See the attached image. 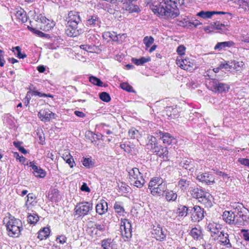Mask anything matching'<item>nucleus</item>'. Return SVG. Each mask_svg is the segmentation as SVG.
<instances>
[{
	"instance_id": "nucleus-53",
	"label": "nucleus",
	"mask_w": 249,
	"mask_h": 249,
	"mask_svg": "<svg viewBox=\"0 0 249 249\" xmlns=\"http://www.w3.org/2000/svg\"><path fill=\"white\" fill-rule=\"evenodd\" d=\"M14 157L17 159L18 160L19 162L22 163H24L25 161L26 160V159L23 156H20L18 152L14 153Z\"/></svg>"
},
{
	"instance_id": "nucleus-59",
	"label": "nucleus",
	"mask_w": 249,
	"mask_h": 249,
	"mask_svg": "<svg viewBox=\"0 0 249 249\" xmlns=\"http://www.w3.org/2000/svg\"><path fill=\"white\" fill-rule=\"evenodd\" d=\"M5 61L4 59V52L0 50V66L3 67L5 64Z\"/></svg>"
},
{
	"instance_id": "nucleus-16",
	"label": "nucleus",
	"mask_w": 249,
	"mask_h": 249,
	"mask_svg": "<svg viewBox=\"0 0 249 249\" xmlns=\"http://www.w3.org/2000/svg\"><path fill=\"white\" fill-rule=\"evenodd\" d=\"M54 116V113L50 111L49 109L40 110L38 113V117L42 121L49 122L52 116Z\"/></svg>"
},
{
	"instance_id": "nucleus-14",
	"label": "nucleus",
	"mask_w": 249,
	"mask_h": 249,
	"mask_svg": "<svg viewBox=\"0 0 249 249\" xmlns=\"http://www.w3.org/2000/svg\"><path fill=\"white\" fill-rule=\"evenodd\" d=\"M167 189V185L165 182H161L158 184L157 186L154 187L151 190V194L153 195L163 196L165 192Z\"/></svg>"
},
{
	"instance_id": "nucleus-45",
	"label": "nucleus",
	"mask_w": 249,
	"mask_h": 249,
	"mask_svg": "<svg viewBox=\"0 0 249 249\" xmlns=\"http://www.w3.org/2000/svg\"><path fill=\"white\" fill-rule=\"evenodd\" d=\"M120 87L123 89L129 92H135V91L133 89V87L129 85L127 83H122L120 84Z\"/></svg>"
},
{
	"instance_id": "nucleus-31",
	"label": "nucleus",
	"mask_w": 249,
	"mask_h": 249,
	"mask_svg": "<svg viewBox=\"0 0 249 249\" xmlns=\"http://www.w3.org/2000/svg\"><path fill=\"white\" fill-rule=\"evenodd\" d=\"M15 16L23 23L26 22L27 21L26 13L23 9L21 8L16 12Z\"/></svg>"
},
{
	"instance_id": "nucleus-2",
	"label": "nucleus",
	"mask_w": 249,
	"mask_h": 249,
	"mask_svg": "<svg viewBox=\"0 0 249 249\" xmlns=\"http://www.w3.org/2000/svg\"><path fill=\"white\" fill-rule=\"evenodd\" d=\"M81 21V18L78 12L71 11L69 13L68 28L66 30V33L68 36H76L81 33V29H78V24Z\"/></svg>"
},
{
	"instance_id": "nucleus-61",
	"label": "nucleus",
	"mask_w": 249,
	"mask_h": 249,
	"mask_svg": "<svg viewBox=\"0 0 249 249\" xmlns=\"http://www.w3.org/2000/svg\"><path fill=\"white\" fill-rule=\"evenodd\" d=\"M93 222H91V221H90L89 224H88V232L89 233V234L91 235V236H93V232H94V230H93V228L92 225L90 227H89L90 226V224H92Z\"/></svg>"
},
{
	"instance_id": "nucleus-22",
	"label": "nucleus",
	"mask_w": 249,
	"mask_h": 249,
	"mask_svg": "<svg viewBox=\"0 0 249 249\" xmlns=\"http://www.w3.org/2000/svg\"><path fill=\"white\" fill-rule=\"evenodd\" d=\"M191 183L190 178L185 177L180 178L178 182V187L182 191H186L188 189Z\"/></svg>"
},
{
	"instance_id": "nucleus-25",
	"label": "nucleus",
	"mask_w": 249,
	"mask_h": 249,
	"mask_svg": "<svg viewBox=\"0 0 249 249\" xmlns=\"http://www.w3.org/2000/svg\"><path fill=\"white\" fill-rule=\"evenodd\" d=\"M212 196L209 193L207 192L203 197L198 201L199 202L203 204L206 207L210 208L213 205L211 201Z\"/></svg>"
},
{
	"instance_id": "nucleus-34",
	"label": "nucleus",
	"mask_w": 249,
	"mask_h": 249,
	"mask_svg": "<svg viewBox=\"0 0 249 249\" xmlns=\"http://www.w3.org/2000/svg\"><path fill=\"white\" fill-rule=\"evenodd\" d=\"M190 234L195 240H198L201 238L202 231L200 228L195 227L191 230Z\"/></svg>"
},
{
	"instance_id": "nucleus-47",
	"label": "nucleus",
	"mask_w": 249,
	"mask_h": 249,
	"mask_svg": "<svg viewBox=\"0 0 249 249\" xmlns=\"http://www.w3.org/2000/svg\"><path fill=\"white\" fill-rule=\"evenodd\" d=\"M99 97L102 101L105 102H108L111 100L109 94L106 92H102L100 93Z\"/></svg>"
},
{
	"instance_id": "nucleus-32",
	"label": "nucleus",
	"mask_w": 249,
	"mask_h": 249,
	"mask_svg": "<svg viewBox=\"0 0 249 249\" xmlns=\"http://www.w3.org/2000/svg\"><path fill=\"white\" fill-rule=\"evenodd\" d=\"M233 44L234 43L231 41L218 42L215 46L214 49L220 51L222 49L225 48L226 47H230L232 46Z\"/></svg>"
},
{
	"instance_id": "nucleus-23",
	"label": "nucleus",
	"mask_w": 249,
	"mask_h": 249,
	"mask_svg": "<svg viewBox=\"0 0 249 249\" xmlns=\"http://www.w3.org/2000/svg\"><path fill=\"white\" fill-rule=\"evenodd\" d=\"M48 197L49 199L53 202H58L61 199V196L59 192L57 189H53L48 193Z\"/></svg>"
},
{
	"instance_id": "nucleus-60",
	"label": "nucleus",
	"mask_w": 249,
	"mask_h": 249,
	"mask_svg": "<svg viewBox=\"0 0 249 249\" xmlns=\"http://www.w3.org/2000/svg\"><path fill=\"white\" fill-rule=\"evenodd\" d=\"M80 189L82 191L85 192H89L90 190L88 186L86 183H83L82 185L81 186Z\"/></svg>"
},
{
	"instance_id": "nucleus-56",
	"label": "nucleus",
	"mask_w": 249,
	"mask_h": 249,
	"mask_svg": "<svg viewBox=\"0 0 249 249\" xmlns=\"http://www.w3.org/2000/svg\"><path fill=\"white\" fill-rule=\"evenodd\" d=\"M185 49L183 45H180L178 47L177 52L178 55H182L185 53Z\"/></svg>"
},
{
	"instance_id": "nucleus-30",
	"label": "nucleus",
	"mask_w": 249,
	"mask_h": 249,
	"mask_svg": "<svg viewBox=\"0 0 249 249\" xmlns=\"http://www.w3.org/2000/svg\"><path fill=\"white\" fill-rule=\"evenodd\" d=\"M153 153H155L160 157L162 158L167 159V155L168 154V151L167 147H162L160 145H158V149H156V151H153Z\"/></svg>"
},
{
	"instance_id": "nucleus-12",
	"label": "nucleus",
	"mask_w": 249,
	"mask_h": 249,
	"mask_svg": "<svg viewBox=\"0 0 249 249\" xmlns=\"http://www.w3.org/2000/svg\"><path fill=\"white\" fill-rule=\"evenodd\" d=\"M137 0H126V2H120L124 5L123 8L131 12H138L140 8L135 4Z\"/></svg>"
},
{
	"instance_id": "nucleus-11",
	"label": "nucleus",
	"mask_w": 249,
	"mask_h": 249,
	"mask_svg": "<svg viewBox=\"0 0 249 249\" xmlns=\"http://www.w3.org/2000/svg\"><path fill=\"white\" fill-rule=\"evenodd\" d=\"M196 179L202 182L205 183L207 185L214 183V178L209 173H199L197 175Z\"/></svg>"
},
{
	"instance_id": "nucleus-58",
	"label": "nucleus",
	"mask_w": 249,
	"mask_h": 249,
	"mask_svg": "<svg viewBox=\"0 0 249 249\" xmlns=\"http://www.w3.org/2000/svg\"><path fill=\"white\" fill-rule=\"evenodd\" d=\"M238 160L241 164L249 167V159L246 158H239Z\"/></svg>"
},
{
	"instance_id": "nucleus-19",
	"label": "nucleus",
	"mask_w": 249,
	"mask_h": 249,
	"mask_svg": "<svg viewBox=\"0 0 249 249\" xmlns=\"http://www.w3.org/2000/svg\"><path fill=\"white\" fill-rule=\"evenodd\" d=\"M29 164L30 167H31L34 170L33 173L36 177H40L41 178L45 177L46 172L44 170L35 165L33 162L30 161Z\"/></svg>"
},
{
	"instance_id": "nucleus-8",
	"label": "nucleus",
	"mask_w": 249,
	"mask_h": 249,
	"mask_svg": "<svg viewBox=\"0 0 249 249\" xmlns=\"http://www.w3.org/2000/svg\"><path fill=\"white\" fill-rule=\"evenodd\" d=\"M236 217V214L232 211H225L222 214L223 219L231 225H239L241 223V221Z\"/></svg>"
},
{
	"instance_id": "nucleus-49",
	"label": "nucleus",
	"mask_w": 249,
	"mask_h": 249,
	"mask_svg": "<svg viewBox=\"0 0 249 249\" xmlns=\"http://www.w3.org/2000/svg\"><path fill=\"white\" fill-rule=\"evenodd\" d=\"M244 213H241V214H238V216L241 218L244 222H249V212L247 209V212L244 211Z\"/></svg>"
},
{
	"instance_id": "nucleus-17",
	"label": "nucleus",
	"mask_w": 249,
	"mask_h": 249,
	"mask_svg": "<svg viewBox=\"0 0 249 249\" xmlns=\"http://www.w3.org/2000/svg\"><path fill=\"white\" fill-rule=\"evenodd\" d=\"M107 210V203L104 199H101L96 206V212L100 215L105 214Z\"/></svg>"
},
{
	"instance_id": "nucleus-55",
	"label": "nucleus",
	"mask_w": 249,
	"mask_h": 249,
	"mask_svg": "<svg viewBox=\"0 0 249 249\" xmlns=\"http://www.w3.org/2000/svg\"><path fill=\"white\" fill-rule=\"evenodd\" d=\"M80 48L83 49V50H84L87 52H92L93 51H94V46H89V45H81L80 46Z\"/></svg>"
},
{
	"instance_id": "nucleus-29",
	"label": "nucleus",
	"mask_w": 249,
	"mask_h": 249,
	"mask_svg": "<svg viewBox=\"0 0 249 249\" xmlns=\"http://www.w3.org/2000/svg\"><path fill=\"white\" fill-rule=\"evenodd\" d=\"M211 26L213 29L218 30L221 33H225L226 31L228 30L227 27L228 25H225L220 23V21L211 22Z\"/></svg>"
},
{
	"instance_id": "nucleus-57",
	"label": "nucleus",
	"mask_w": 249,
	"mask_h": 249,
	"mask_svg": "<svg viewBox=\"0 0 249 249\" xmlns=\"http://www.w3.org/2000/svg\"><path fill=\"white\" fill-rule=\"evenodd\" d=\"M27 201L26 203L29 202L30 204H32L34 201V200L35 198V196L33 193H29L27 196Z\"/></svg>"
},
{
	"instance_id": "nucleus-48",
	"label": "nucleus",
	"mask_w": 249,
	"mask_h": 249,
	"mask_svg": "<svg viewBox=\"0 0 249 249\" xmlns=\"http://www.w3.org/2000/svg\"><path fill=\"white\" fill-rule=\"evenodd\" d=\"M111 239H107L102 241V247L104 249H112Z\"/></svg>"
},
{
	"instance_id": "nucleus-3",
	"label": "nucleus",
	"mask_w": 249,
	"mask_h": 249,
	"mask_svg": "<svg viewBox=\"0 0 249 249\" xmlns=\"http://www.w3.org/2000/svg\"><path fill=\"white\" fill-rule=\"evenodd\" d=\"M6 221V227L8 235L14 237H18L20 234L21 231L23 229L21 221L15 218L14 217L4 219V222Z\"/></svg>"
},
{
	"instance_id": "nucleus-13",
	"label": "nucleus",
	"mask_w": 249,
	"mask_h": 249,
	"mask_svg": "<svg viewBox=\"0 0 249 249\" xmlns=\"http://www.w3.org/2000/svg\"><path fill=\"white\" fill-rule=\"evenodd\" d=\"M146 141L147 142L145 145L146 148L151 150L152 152L153 151H156V149H158L159 145L156 138L151 135H148Z\"/></svg>"
},
{
	"instance_id": "nucleus-52",
	"label": "nucleus",
	"mask_w": 249,
	"mask_h": 249,
	"mask_svg": "<svg viewBox=\"0 0 249 249\" xmlns=\"http://www.w3.org/2000/svg\"><path fill=\"white\" fill-rule=\"evenodd\" d=\"M160 181V179L159 178L150 180L149 183L148 187L151 190V191L154 187H156L155 186L157 183H159Z\"/></svg>"
},
{
	"instance_id": "nucleus-40",
	"label": "nucleus",
	"mask_w": 249,
	"mask_h": 249,
	"mask_svg": "<svg viewBox=\"0 0 249 249\" xmlns=\"http://www.w3.org/2000/svg\"><path fill=\"white\" fill-rule=\"evenodd\" d=\"M62 158L63 160L66 162V163L69 164L71 168L74 167L75 162L72 157L70 155V153L66 154V155L63 154Z\"/></svg>"
},
{
	"instance_id": "nucleus-9",
	"label": "nucleus",
	"mask_w": 249,
	"mask_h": 249,
	"mask_svg": "<svg viewBox=\"0 0 249 249\" xmlns=\"http://www.w3.org/2000/svg\"><path fill=\"white\" fill-rule=\"evenodd\" d=\"M213 234H218L217 240H218L221 245L225 246L227 248H232V245L231 243V238L230 237L228 233L222 231L220 232L217 231V233L216 232H213Z\"/></svg>"
},
{
	"instance_id": "nucleus-62",
	"label": "nucleus",
	"mask_w": 249,
	"mask_h": 249,
	"mask_svg": "<svg viewBox=\"0 0 249 249\" xmlns=\"http://www.w3.org/2000/svg\"><path fill=\"white\" fill-rule=\"evenodd\" d=\"M91 160L89 158H85L83 161V164L86 167H89Z\"/></svg>"
},
{
	"instance_id": "nucleus-21",
	"label": "nucleus",
	"mask_w": 249,
	"mask_h": 249,
	"mask_svg": "<svg viewBox=\"0 0 249 249\" xmlns=\"http://www.w3.org/2000/svg\"><path fill=\"white\" fill-rule=\"evenodd\" d=\"M206 193L198 188L192 187L190 189V193L192 197L198 199V201Z\"/></svg>"
},
{
	"instance_id": "nucleus-42",
	"label": "nucleus",
	"mask_w": 249,
	"mask_h": 249,
	"mask_svg": "<svg viewBox=\"0 0 249 249\" xmlns=\"http://www.w3.org/2000/svg\"><path fill=\"white\" fill-rule=\"evenodd\" d=\"M39 220V216L37 214L33 213L30 214L28 216V221L30 224H35Z\"/></svg>"
},
{
	"instance_id": "nucleus-50",
	"label": "nucleus",
	"mask_w": 249,
	"mask_h": 249,
	"mask_svg": "<svg viewBox=\"0 0 249 249\" xmlns=\"http://www.w3.org/2000/svg\"><path fill=\"white\" fill-rule=\"evenodd\" d=\"M94 227L93 228V230L96 229L97 231H100L101 232H104L106 231V226L104 224H99V223H95L94 224ZM95 234H97V231H96Z\"/></svg>"
},
{
	"instance_id": "nucleus-46",
	"label": "nucleus",
	"mask_w": 249,
	"mask_h": 249,
	"mask_svg": "<svg viewBox=\"0 0 249 249\" xmlns=\"http://www.w3.org/2000/svg\"><path fill=\"white\" fill-rule=\"evenodd\" d=\"M22 144V142L18 141L16 142L14 141L13 142L14 145L18 149V150L21 152L22 153L24 154H26L27 153V150L22 146H21V145Z\"/></svg>"
},
{
	"instance_id": "nucleus-24",
	"label": "nucleus",
	"mask_w": 249,
	"mask_h": 249,
	"mask_svg": "<svg viewBox=\"0 0 249 249\" xmlns=\"http://www.w3.org/2000/svg\"><path fill=\"white\" fill-rule=\"evenodd\" d=\"M159 136L162 139L163 142L167 144H171L173 141L175 140L174 138L168 133L160 131Z\"/></svg>"
},
{
	"instance_id": "nucleus-27",
	"label": "nucleus",
	"mask_w": 249,
	"mask_h": 249,
	"mask_svg": "<svg viewBox=\"0 0 249 249\" xmlns=\"http://www.w3.org/2000/svg\"><path fill=\"white\" fill-rule=\"evenodd\" d=\"M100 23V19L95 15L89 16L87 20V24L93 27L99 26Z\"/></svg>"
},
{
	"instance_id": "nucleus-43",
	"label": "nucleus",
	"mask_w": 249,
	"mask_h": 249,
	"mask_svg": "<svg viewBox=\"0 0 249 249\" xmlns=\"http://www.w3.org/2000/svg\"><path fill=\"white\" fill-rule=\"evenodd\" d=\"M89 81L90 82H91L92 84L96 85L99 87H103V82L101 81V80L98 78L96 77L91 76H90L89 78Z\"/></svg>"
},
{
	"instance_id": "nucleus-28",
	"label": "nucleus",
	"mask_w": 249,
	"mask_h": 249,
	"mask_svg": "<svg viewBox=\"0 0 249 249\" xmlns=\"http://www.w3.org/2000/svg\"><path fill=\"white\" fill-rule=\"evenodd\" d=\"M235 65L234 61H224L220 63L217 69H224L227 71H230L232 68L236 67Z\"/></svg>"
},
{
	"instance_id": "nucleus-35",
	"label": "nucleus",
	"mask_w": 249,
	"mask_h": 249,
	"mask_svg": "<svg viewBox=\"0 0 249 249\" xmlns=\"http://www.w3.org/2000/svg\"><path fill=\"white\" fill-rule=\"evenodd\" d=\"M193 162L190 159L183 160L180 162V165L186 170H191L193 168Z\"/></svg>"
},
{
	"instance_id": "nucleus-63",
	"label": "nucleus",
	"mask_w": 249,
	"mask_h": 249,
	"mask_svg": "<svg viewBox=\"0 0 249 249\" xmlns=\"http://www.w3.org/2000/svg\"><path fill=\"white\" fill-rule=\"evenodd\" d=\"M35 34L41 37H45L46 38L50 37L49 35L44 34V33L39 30H36V32H35Z\"/></svg>"
},
{
	"instance_id": "nucleus-41",
	"label": "nucleus",
	"mask_w": 249,
	"mask_h": 249,
	"mask_svg": "<svg viewBox=\"0 0 249 249\" xmlns=\"http://www.w3.org/2000/svg\"><path fill=\"white\" fill-rule=\"evenodd\" d=\"M115 212L120 215H123L124 209L121 202H116L114 205Z\"/></svg>"
},
{
	"instance_id": "nucleus-7",
	"label": "nucleus",
	"mask_w": 249,
	"mask_h": 249,
	"mask_svg": "<svg viewBox=\"0 0 249 249\" xmlns=\"http://www.w3.org/2000/svg\"><path fill=\"white\" fill-rule=\"evenodd\" d=\"M190 213L193 222H199L204 217V211L200 207L196 205L190 207Z\"/></svg>"
},
{
	"instance_id": "nucleus-18",
	"label": "nucleus",
	"mask_w": 249,
	"mask_h": 249,
	"mask_svg": "<svg viewBox=\"0 0 249 249\" xmlns=\"http://www.w3.org/2000/svg\"><path fill=\"white\" fill-rule=\"evenodd\" d=\"M228 14L231 15L230 13H226L224 12H215V11H200L197 14V16L203 18H210L214 15H225Z\"/></svg>"
},
{
	"instance_id": "nucleus-37",
	"label": "nucleus",
	"mask_w": 249,
	"mask_h": 249,
	"mask_svg": "<svg viewBox=\"0 0 249 249\" xmlns=\"http://www.w3.org/2000/svg\"><path fill=\"white\" fill-rule=\"evenodd\" d=\"M189 209H190V207H187L185 206L180 205L178 210V215L179 216H185L187 214H190Z\"/></svg>"
},
{
	"instance_id": "nucleus-20",
	"label": "nucleus",
	"mask_w": 249,
	"mask_h": 249,
	"mask_svg": "<svg viewBox=\"0 0 249 249\" xmlns=\"http://www.w3.org/2000/svg\"><path fill=\"white\" fill-rule=\"evenodd\" d=\"M163 196H164L167 202H170L175 201L177 199L178 195L176 192L167 188Z\"/></svg>"
},
{
	"instance_id": "nucleus-64",
	"label": "nucleus",
	"mask_w": 249,
	"mask_h": 249,
	"mask_svg": "<svg viewBox=\"0 0 249 249\" xmlns=\"http://www.w3.org/2000/svg\"><path fill=\"white\" fill-rule=\"evenodd\" d=\"M57 240H59V242L61 244H64L66 242L67 238L64 235H60L57 237Z\"/></svg>"
},
{
	"instance_id": "nucleus-26",
	"label": "nucleus",
	"mask_w": 249,
	"mask_h": 249,
	"mask_svg": "<svg viewBox=\"0 0 249 249\" xmlns=\"http://www.w3.org/2000/svg\"><path fill=\"white\" fill-rule=\"evenodd\" d=\"M130 184L136 186L137 188H142L145 183V180L143 178L142 174L135 178L134 180L132 179L129 181Z\"/></svg>"
},
{
	"instance_id": "nucleus-10",
	"label": "nucleus",
	"mask_w": 249,
	"mask_h": 249,
	"mask_svg": "<svg viewBox=\"0 0 249 249\" xmlns=\"http://www.w3.org/2000/svg\"><path fill=\"white\" fill-rule=\"evenodd\" d=\"M151 232L154 237L157 240L163 241L166 238L167 231L165 230H163L160 227L154 226Z\"/></svg>"
},
{
	"instance_id": "nucleus-39",
	"label": "nucleus",
	"mask_w": 249,
	"mask_h": 249,
	"mask_svg": "<svg viewBox=\"0 0 249 249\" xmlns=\"http://www.w3.org/2000/svg\"><path fill=\"white\" fill-rule=\"evenodd\" d=\"M235 212L234 213H236V216H238V214H241V213H244V211L247 212V208H246L243 204L237 203L234 206Z\"/></svg>"
},
{
	"instance_id": "nucleus-36",
	"label": "nucleus",
	"mask_w": 249,
	"mask_h": 249,
	"mask_svg": "<svg viewBox=\"0 0 249 249\" xmlns=\"http://www.w3.org/2000/svg\"><path fill=\"white\" fill-rule=\"evenodd\" d=\"M151 60L150 57L145 58L144 57H142L140 59H137L133 58L132 59V62L136 65H142L144 63L149 62Z\"/></svg>"
},
{
	"instance_id": "nucleus-54",
	"label": "nucleus",
	"mask_w": 249,
	"mask_h": 249,
	"mask_svg": "<svg viewBox=\"0 0 249 249\" xmlns=\"http://www.w3.org/2000/svg\"><path fill=\"white\" fill-rule=\"evenodd\" d=\"M241 232L242 234L243 237L244 239L246 240L249 241V231L245 229H242L241 231Z\"/></svg>"
},
{
	"instance_id": "nucleus-38",
	"label": "nucleus",
	"mask_w": 249,
	"mask_h": 249,
	"mask_svg": "<svg viewBox=\"0 0 249 249\" xmlns=\"http://www.w3.org/2000/svg\"><path fill=\"white\" fill-rule=\"evenodd\" d=\"M129 173V181L135 179L138 176H139L141 173L139 171V169L137 168H133L131 169L128 172Z\"/></svg>"
},
{
	"instance_id": "nucleus-6",
	"label": "nucleus",
	"mask_w": 249,
	"mask_h": 249,
	"mask_svg": "<svg viewBox=\"0 0 249 249\" xmlns=\"http://www.w3.org/2000/svg\"><path fill=\"white\" fill-rule=\"evenodd\" d=\"M120 229L124 240H128L132 237L131 224L127 219L121 220Z\"/></svg>"
},
{
	"instance_id": "nucleus-5",
	"label": "nucleus",
	"mask_w": 249,
	"mask_h": 249,
	"mask_svg": "<svg viewBox=\"0 0 249 249\" xmlns=\"http://www.w3.org/2000/svg\"><path fill=\"white\" fill-rule=\"evenodd\" d=\"M93 209V204L87 201H83L77 204L74 211L76 214L79 216H84Z\"/></svg>"
},
{
	"instance_id": "nucleus-1",
	"label": "nucleus",
	"mask_w": 249,
	"mask_h": 249,
	"mask_svg": "<svg viewBox=\"0 0 249 249\" xmlns=\"http://www.w3.org/2000/svg\"><path fill=\"white\" fill-rule=\"evenodd\" d=\"M184 3V0H162L158 5H153L152 10L165 18H175L179 15V8Z\"/></svg>"
},
{
	"instance_id": "nucleus-4",
	"label": "nucleus",
	"mask_w": 249,
	"mask_h": 249,
	"mask_svg": "<svg viewBox=\"0 0 249 249\" xmlns=\"http://www.w3.org/2000/svg\"><path fill=\"white\" fill-rule=\"evenodd\" d=\"M208 88L213 92L218 93L228 91L230 86L229 85L220 82L216 79H212L208 84Z\"/></svg>"
},
{
	"instance_id": "nucleus-33",
	"label": "nucleus",
	"mask_w": 249,
	"mask_h": 249,
	"mask_svg": "<svg viewBox=\"0 0 249 249\" xmlns=\"http://www.w3.org/2000/svg\"><path fill=\"white\" fill-rule=\"evenodd\" d=\"M50 232V229L48 227H45L38 232L37 237L40 240H42L49 236Z\"/></svg>"
},
{
	"instance_id": "nucleus-51",
	"label": "nucleus",
	"mask_w": 249,
	"mask_h": 249,
	"mask_svg": "<svg viewBox=\"0 0 249 249\" xmlns=\"http://www.w3.org/2000/svg\"><path fill=\"white\" fill-rule=\"evenodd\" d=\"M154 39L153 37L150 36H145L144 37L143 41L145 46L147 47H149L150 45L153 43Z\"/></svg>"
},
{
	"instance_id": "nucleus-15",
	"label": "nucleus",
	"mask_w": 249,
	"mask_h": 249,
	"mask_svg": "<svg viewBox=\"0 0 249 249\" xmlns=\"http://www.w3.org/2000/svg\"><path fill=\"white\" fill-rule=\"evenodd\" d=\"M177 64L182 69L191 71L193 69V62L189 61V59H177Z\"/></svg>"
},
{
	"instance_id": "nucleus-44",
	"label": "nucleus",
	"mask_w": 249,
	"mask_h": 249,
	"mask_svg": "<svg viewBox=\"0 0 249 249\" xmlns=\"http://www.w3.org/2000/svg\"><path fill=\"white\" fill-rule=\"evenodd\" d=\"M129 136L132 139H136L140 135L139 132L136 128L132 127L128 131Z\"/></svg>"
}]
</instances>
